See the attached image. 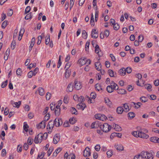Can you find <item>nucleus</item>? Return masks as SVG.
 I'll return each mask as SVG.
<instances>
[{
  "label": "nucleus",
  "instance_id": "69168bd1",
  "mask_svg": "<svg viewBox=\"0 0 159 159\" xmlns=\"http://www.w3.org/2000/svg\"><path fill=\"white\" fill-rule=\"evenodd\" d=\"M68 159H75V155L74 154H71L69 155Z\"/></svg>",
  "mask_w": 159,
  "mask_h": 159
},
{
  "label": "nucleus",
  "instance_id": "4d7b16f0",
  "mask_svg": "<svg viewBox=\"0 0 159 159\" xmlns=\"http://www.w3.org/2000/svg\"><path fill=\"white\" fill-rule=\"evenodd\" d=\"M69 100V98L67 96H65L63 100V102L64 103L67 104L68 103Z\"/></svg>",
  "mask_w": 159,
  "mask_h": 159
},
{
  "label": "nucleus",
  "instance_id": "f03ea898",
  "mask_svg": "<svg viewBox=\"0 0 159 159\" xmlns=\"http://www.w3.org/2000/svg\"><path fill=\"white\" fill-rule=\"evenodd\" d=\"M43 139V138L42 136V134L41 133H39L38 134L37 136H36L35 137L34 142L35 143H40Z\"/></svg>",
  "mask_w": 159,
  "mask_h": 159
},
{
  "label": "nucleus",
  "instance_id": "0eeeda50",
  "mask_svg": "<svg viewBox=\"0 0 159 159\" xmlns=\"http://www.w3.org/2000/svg\"><path fill=\"white\" fill-rule=\"evenodd\" d=\"M60 136L59 134H56L54 136L53 139V143L55 144L57 143L60 140Z\"/></svg>",
  "mask_w": 159,
  "mask_h": 159
},
{
  "label": "nucleus",
  "instance_id": "1a4fd4ad",
  "mask_svg": "<svg viewBox=\"0 0 159 159\" xmlns=\"http://www.w3.org/2000/svg\"><path fill=\"white\" fill-rule=\"evenodd\" d=\"M86 106L85 104L82 102H80L77 105V108L78 109H80L83 110Z\"/></svg>",
  "mask_w": 159,
  "mask_h": 159
},
{
  "label": "nucleus",
  "instance_id": "4c0bfd02",
  "mask_svg": "<svg viewBox=\"0 0 159 159\" xmlns=\"http://www.w3.org/2000/svg\"><path fill=\"white\" fill-rule=\"evenodd\" d=\"M90 44V42L89 41H87L85 45V51L87 52L89 51V46Z\"/></svg>",
  "mask_w": 159,
  "mask_h": 159
},
{
  "label": "nucleus",
  "instance_id": "f8f14e48",
  "mask_svg": "<svg viewBox=\"0 0 159 159\" xmlns=\"http://www.w3.org/2000/svg\"><path fill=\"white\" fill-rule=\"evenodd\" d=\"M153 152L152 151H150L149 152H147V157L148 159H153V157L152 153Z\"/></svg>",
  "mask_w": 159,
  "mask_h": 159
},
{
  "label": "nucleus",
  "instance_id": "774afa93",
  "mask_svg": "<svg viewBox=\"0 0 159 159\" xmlns=\"http://www.w3.org/2000/svg\"><path fill=\"white\" fill-rule=\"evenodd\" d=\"M104 35L107 37L109 35V31L108 30H106L104 31Z\"/></svg>",
  "mask_w": 159,
  "mask_h": 159
},
{
  "label": "nucleus",
  "instance_id": "20e7f679",
  "mask_svg": "<svg viewBox=\"0 0 159 159\" xmlns=\"http://www.w3.org/2000/svg\"><path fill=\"white\" fill-rule=\"evenodd\" d=\"M74 84V88L76 89V90H79L81 88V84L77 80H75Z\"/></svg>",
  "mask_w": 159,
  "mask_h": 159
},
{
  "label": "nucleus",
  "instance_id": "6e6552de",
  "mask_svg": "<svg viewBox=\"0 0 159 159\" xmlns=\"http://www.w3.org/2000/svg\"><path fill=\"white\" fill-rule=\"evenodd\" d=\"M98 36V34L95 29L92 30L91 33V37L93 38L96 39Z\"/></svg>",
  "mask_w": 159,
  "mask_h": 159
},
{
  "label": "nucleus",
  "instance_id": "2f4dec72",
  "mask_svg": "<svg viewBox=\"0 0 159 159\" xmlns=\"http://www.w3.org/2000/svg\"><path fill=\"white\" fill-rule=\"evenodd\" d=\"M123 107L125 109V111L126 112H127L129 111V106H128L127 103L124 104H123Z\"/></svg>",
  "mask_w": 159,
  "mask_h": 159
},
{
  "label": "nucleus",
  "instance_id": "680f3d73",
  "mask_svg": "<svg viewBox=\"0 0 159 159\" xmlns=\"http://www.w3.org/2000/svg\"><path fill=\"white\" fill-rule=\"evenodd\" d=\"M16 45V42L15 41H13L11 43V48L13 50L15 48V46Z\"/></svg>",
  "mask_w": 159,
  "mask_h": 159
},
{
  "label": "nucleus",
  "instance_id": "a18cd8bd",
  "mask_svg": "<svg viewBox=\"0 0 159 159\" xmlns=\"http://www.w3.org/2000/svg\"><path fill=\"white\" fill-rule=\"evenodd\" d=\"M139 131H134L132 132V134L136 137H138V136L139 134Z\"/></svg>",
  "mask_w": 159,
  "mask_h": 159
},
{
  "label": "nucleus",
  "instance_id": "8fccbe9b",
  "mask_svg": "<svg viewBox=\"0 0 159 159\" xmlns=\"http://www.w3.org/2000/svg\"><path fill=\"white\" fill-rule=\"evenodd\" d=\"M107 119V117L103 114H101V116L100 118V120L102 121H104Z\"/></svg>",
  "mask_w": 159,
  "mask_h": 159
},
{
  "label": "nucleus",
  "instance_id": "6ab92c4d",
  "mask_svg": "<svg viewBox=\"0 0 159 159\" xmlns=\"http://www.w3.org/2000/svg\"><path fill=\"white\" fill-rule=\"evenodd\" d=\"M95 89L98 91H103V89L102 88L101 85L98 84H95Z\"/></svg>",
  "mask_w": 159,
  "mask_h": 159
},
{
  "label": "nucleus",
  "instance_id": "bf43d9fd",
  "mask_svg": "<svg viewBox=\"0 0 159 159\" xmlns=\"http://www.w3.org/2000/svg\"><path fill=\"white\" fill-rule=\"evenodd\" d=\"M100 146L99 144L96 145L94 147L95 149L97 151H99L100 149Z\"/></svg>",
  "mask_w": 159,
  "mask_h": 159
},
{
  "label": "nucleus",
  "instance_id": "c03bdc74",
  "mask_svg": "<svg viewBox=\"0 0 159 159\" xmlns=\"http://www.w3.org/2000/svg\"><path fill=\"white\" fill-rule=\"evenodd\" d=\"M114 29L115 30H117L119 29V25L118 23H115L113 25Z\"/></svg>",
  "mask_w": 159,
  "mask_h": 159
},
{
  "label": "nucleus",
  "instance_id": "7ed1b4c3",
  "mask_svg": "<svg viewBox=\"0 0 159 159\" xmlns=\"http://www.w3.org/2000/svg\"><path fill=\"white\" fill-rule=\"evenodd\" d=\"M62 122L61 119L56 118L54 121V124L55 126L56 127H58L60 125H61Z\"/></svg>",
  "mask_w": 159,
  "mask_h": 159
},
{
  "label": "nucleus",
  "instance_id": "bb28decb",
  "mask_svg": "<svg viewBox=\"0 0 159 159\" xmlns=\"http://www.w3.org/2000/svg\"><path fill=\"white\" fill-rule=\"evenodd\" d=\"M132 104H133L134 105V107L136 109H138L140 107V106L141 105V103L139 102H138L136 104L134 102H132Z\"/></svg>",
  "mask_w": 159,
  "mask_h": 159
},
{
  "label": "nucleus",
  "instance_id": "5701e85b",
  "mask_svg": "<svg viewBox=\"0 0 159 159\" xmlns=\"http://www.w3.org/2000/svg\"><path fill=\"white\" fill-rule=\"evenodd\" d=\"M117 93L118 94H125L126 93V91L124 89H119L117 90Z\"/></svg>",
  "mask_w": 159,
  "mask_h": 159
},
{
  "label": "nucleus",
  "instance_id": "0e129e2a",
  "mask_svg": "<svg viewBox=\"0 0 159 159\" xmlns=\"http://www.w3.org/2000/svg\"><path fill=\"white\" fill-rule=\"evenodd\" d=\"M33 75V71H30L28 74V76L30 78H31Z\"/></svg>",
  "mask_w": 159,
  "mask_h": 159
},
{
  "label": "nucleus",
  "instance_id": "c756f323",
  "mask_svg": "<svg viewBox=\"0 0 159 159\" xmlns=\"http://www.w3.org/2000/svg\"><path fill=\"white\" fill-rule=\"evenodd\" d=\"M54 110H55L54 112H55V113L56 116H59L60 114L61 109H55Z\"/></svg>",
  "mask_w": 159,
  "mask_h": 159
},
{
  "label": "nucleus",
  "instance_id": "09e8293b",
  "mask_svg": "<svg viewBox=\"0 0 159 159\" xmlns=\"http://www.w3.org/2000/svg\"><path fill=\"white\" fill-rule=\"evenodd\" d=\"M42 39V36H39L38 37V41L37 42V44L39 45L41 43V40Z\"/></svg>",
  "mask_w": 159,
  "mask_h": 159
},
{
  "label": "nucleus",
  "instance_id": "72a5a7b5",
  "mask_svg": "<svg viewBox=\"0 0 159 159\" xmlns=\"http://www.w3.org/2000/svg\"><path fill=\"white\" fill-rule=\"evenodd\" d=\"M21 102L19 101L18 102H15L14 104V105H13V106L14 107H16L17 108H19L21 104Z\"/></svg>",
  "mask_w": 159,
  "mask_h": 159
},
{
  "label": "nucleus",
  "instance_id": "c85d7f7f",
  "mask_svg": "<svg viewBox=\"0 0 159 159\" xmlns=\"http://www.w3.org/2000/svg\"><path fill=\"white\" fill-rule=\"evenodd\" d=\"M116 149L118 151H122L124 149V147L122 145L120 144L117 145L116 146Z\"/></svg>",
  "mask_w": 159,
  "mask_h": 159
},
{
  "label": "nucleus",
  "instance_id": "2eb2a0df",
  "mask_svg": "<svg viewBox=\"0 0 159 159\" xmlns=\"http://www.w3.org/2000/svg\"><path fill=\"white\" fill-rule=\"evenodd\" d=\"M95 66L96 69L98 71L101 70V65L100 62H96L95 63Z\"/></svg>",
  "mask_w": 159,
  "mask_h": 159
},
{
  "label": "nucleus",
  "instance_id": "a211bd4d",
  "mask_svg": "<svg viewBox=\"0 0 159 159\" xmlns=\"http://www.w3.org/2000/svg\"><path fill=\"white\" fill-rule=\"evenodd\" d=\"M113 126L114 128V129H115L116 131H120L122 130L121 128L117 125L114 124Z\"/></svg>",
  "mask_w": 159,
  "mask_h": 159
},
{
  "label": "nucleus",
  "instance_id": "4be33fe9",
  "mask_svg": "<svg viewBox=\"0 0 159 159\" xmlns=\"http://www.w3.org/2000/svg\"><path fill=\"white\" fill-rule=\"evenodd\" d=\"M38 90L39 94L40 95L43 96L44 94L45 93L44 92V89L43 88L41 87L39 88Z\"/></svg>",
  "mask_w": 159,
  "mask_h": 159
},
{
  "label": "nucleus",
  "instance_id": "f257e3e1",
  "mask_svg": "<svg viewBox=\"0 0 159 159\" xmlns=\"http://www.w3.org/2000/svg\"><path fill=\"white\" fill-rule=\"evenodd\" d=\"M100 129L103 132L105 133H107L109 132L112 127L109 125L107 123H105L102 125H98Z\"/></svg>",
  "mask_w": 159,
  "mask_h": 159
},
{
  "label": "nucleus",
  "instance_id": "79ce46f5",
  "mask_svg": "<svg viewBox=\"0 0 159 159\" xmlns=\"http://www.w3.org/2000/svg\"><path fill=\"white\" fill-rule=\"evenodd\" d=\"M50 118V114L48 113V115L47 114L44 117V120L43 121H45V123L46 121H48Z\"/></svg>",
  "mask_w": 159,
  "mask_h": 159
},
{
  "label": "nucleus",
  "instance_id": "a878e982",
  "mask_svg": "<svg viewBox=\"0 0 159 159\" xmlns=\"http://www.w3.org/2000/svg\"><path fill=\"white\" fill-rule=\"evenodd\" d=\"M70 111L72 114L77 115V112L76 110L73 107H71L70 108Z\"/></svg>",
  "mask_w": 159,
  "mask_h": 159
},
{
  "label": "nucleus",
  "instance_id": "ea45409f",
  "mask_svg": "<svg viewBox=\"0 0 159 159\" xmlns=\"http://www.w3.org/2000/svg\"><path fill=\"white\" fill-rule=\"evenodd\" d=\"M99 50L100 51L99 46L98 44H96V46L95 47V52L98 54L99 52Z\"/></svg>",
  "mask_w": 159,
  "mask_h": 159
},
{
  "label": "nucleus",
  "instance_id": "6e6d98bb",
  "mask_svg": "<svg viewBox=\"0 0 159 159\" xmlns=\"http://www.w3.org/2000/svg\"><path fill=\"white\" fill-rule=\"evenodd\" d=\"M69 121L70 124L73 125L76 122V120L75 118H72L69 120Z\"/></svg>",
  "mask_w": 159,
  "mask_h": 159
},
{
  "label": "nucleus",
  "instance_id": "5fc2aeb1",
  "mask_svg": "<svg viewBox=\"0 0 159 159\" xmlns=\"http://www.w3.org/2000/svg\"><path fill=\"white\" fill-rule=\"evenodd\" d=\"M13 13V11L12 9H9L8 10L7 15L9 16H11Z\"/></svg>",
  "mask_w": 159,
  "mask_h": 159
},
{
  "label": "nucleus",
  "instance_id": "864d4df0",
  "mask_svg": "<svg viewBox=\"0 0 159 159\" xmlns=\"http://www.w3.org/2000/svg\"><path fill=\"white\" fill-rule=\"evenodd\" d=\"M61 55H60L59 56L58 61V62L57 63V64H57V68H59L60 67V66H61Z\"/></svg>",
  "mask_w": 159,
  "mask_h": 159
},
{
  "label": "nucleus",
  "instance_id": "393cba45",
  "mask_svg": "<svg viewBox=\"0 0 159 159\" xmlns=\"http://www.w3.org/2000/svg\"><path fill=\"white\" fill-rule=\"evenodd\" d=\"M105 101L107 105L109 107H111L112 105L111 102L110 100L108 98L105 99Z\"/></svg>",
  "mask_w": 159,
  "mask_h": 159
},
{
  "label": "nucleus",
  "instance_id": "13d9d810",
  "mask_svg": "<svg viewBox=\"0 0 159 159\" xmlns=\"http://www.w3.org/2000/svg\"><path fill=\"white\" fill-rule=\"evenodd\" d=\"M51 94L48 92H47L46 95V100H49L50 99Z\"/></svg>",
  "mask_w": 159,
  "mask_h": 159
},
{
  "label": "nucleus",
  "instance_id": "ddd939ff",
  "mask_svg": "<svg viewBox=\"0 0 159 159\" xmlns=\"http://www.w3.org/2000/svg\"><path fill=\"white\" fill-rule=\"evenodd\" d=\"M118 72L121 76H124L126 74V69L124 68H121L119 70Z\"/></svg>",
  "mask_w": 159,
  "mask_h": 159
},
{
  "label": "nucleus",
  "instance_id": "aec40b11",
  "mask_svg": "<svg viewBox=\"0 0 159 159\" xmlns=\"http://www.w3.org/2000/svg\"><path fill=\"white\" fill-rule=\"evenodd\" d=\"M106 90L108 93H111L113 92L112 85L108 86L106 88Z\"/></svg>",
  "mask_w": 159,
  "mask_h": 159
},
{
  "label": "nucleus",
  "instance_id": "9d476101",
  "mask_svg": "<svg viewBox=\"0 0 159 159\" xmlns=\"http://www.w3.org/2000/svg\"><path fill=\"white\" fill-rule=\"evenodd\" d=\"M86 58H80L78 61V63L81 66H83L85 64H86L85 62Z\"/></svg>",
  "mask_w": 159,
  "mask_h": 159
},
{
  "label": "nucleus",
  "instance_id": "052dcab7",
  "mask_svg": "<svg viewBox=\"0 0 159 159\" xmlns=\"http://www.w3.org/2000/svg\"><path fill=\"white\" fill-rule=\"evenodd\" d=\"M78 100L79 101L81 102H84L85 100L84 97L82 96H80L78 98Z\"/></svg>",
  "mask_w": 159,
  "mask_h": 159
},
{
  "label": "nucleus",
  "instance_id": "49530a36",
  "mask_svg": "<svg viewBox=\"0 0 159 159\" xmlns=\"http://www.w3.org/2000/svg\"><path fill=\"white\" fill-rule=\"evenodd\" d=\"M108 72L109 74V75L111 77H114V73L113 71L111 69L108 70Z\"/></svg>",
  "mask_w": 159,
  "mask_h": 159
},
{
  "label": "nucleus",
  "instance_id": "b1692460",
  "mask_svg": "<svg viewBox=\"0 0 159 159\" xmlns=\"http://www.w3.org/2000/svg\"><path fill=\"white\" fill-rule=\"evenodd\" d=\"M142 158H146V156L147 155V152H145L144 151L142 152L139 154Z\"/></svg>",
  "mask_w": 159,
  "mask_h": 159
},
{
  "label": "nucleus",
  "instance_id": "9b49d317",
  "mask_svg": "<svg viewBox=\"0 0 159 159\" xmlns=\"http://www.w3.org/2000/svg\"><path fill=\"white\" fill-rule=\"evenodd\" d=\"M45 121H42L40 123H39L38 125H37V128L39 129H44L45 127Z\"/></svg>",
  "mask_w": 159,
  "mask_h": 159
},
{
  "label": "nucleus",
  "instance_id": "a19ab883",
  "mask_svg": "<svg viewBox=\"0 0 159 159\" xmlns=\"http://www.w3.org/2000/svg\"><path fill=\"white\" fill-rule=\"evenodd\" d=\"M113 152L111 150H110L107 151V154L108 157H111L112 155Z\"/></svg>",
  "mask_w": 159,
  "mask_h": 159
},
{
  "label": "nucleus",
  "instance_id": "338daca9",
  "mask_svg": "<svg viewBox=\"0 0 159 159\" xmlns=\"http://www.w3.org/2000/svg\"><path fill=\"white\" fill-rule=\"evenodd\" d=\"M145 88L146 89L148 90L152 88V85L149 84H147L145 85Z\"/></svg>",
  "mask_w": 159,
  "mask_h": 159
},
{
  "label": "nucleus",
  "instance_id": "dca6fc26",
  "mask_svg": "<svg viewBox=\"0 0 159 159\" xmlns=\"http://www.w3.org/2000/svg\"><path fill=\"white\" fill-rule=\"evenodd\" d=\"M54 125V122H53L52 120H50L47 126V129L48 128L49 129H52L53 128Z\"/></svg>",
  "mask_w": 159,
  "mask_h": 159
},
{
  "label": "nucleus",
  "instance_id": "473e14b6",
  "mask_svg": "<svg viewBox=\"0 0 159 159\" xmlns=\"http://www.w3.org/2000/svg\"><path fill=\"white\" fill-rule=\"evenodd\" d=\"M53 149V148L52 147H51L49 148L48 149L47 153H48V156H49L51 155Z\"/></svg>",
  "mask_w": 159,
  "mask_h": 159
},
{
  "label": "nucleus",
  "instance_id": "423d86ee",
  "mask_svg": "<svg viewBox=\"0 0 159 159\" xmlns=\"http://www.w3.org/2000/svg\"><path fill=\"white\" fill-rule=\"evenodd\" d=\"M138 137L143 138L147 139L149 137V136L148 135L144 133V132L139 131V134L138 136Z\"/></svg>",
  "mask_w": 159,
  "mask_h": 159
},
{
  "label": "nucleus",
  "instance_id": "37998d69",
  "mask_svg": "<svg viewBox=\"0 0 159 159\" xmlns=\"http://www.w3.org/2000/svg\"><path fill=\"white\" fill-rule=\"evenodd\" d=\"M140 99L141 101L144 102H145L148 101L147 98L145 97H142L140 98Z\"/></svg>",
  "mask_w": 159,
  "mask_h": 159
},
{
  "label": "nucleus",
  "instance_id": "412c9836",
  "mask_svg": "<svg viewBox=\"0 0 159 159\" xmlns=\"http://www.w3.org/2000/svg\"><path fill=\"white\" fill-rule=\"evenodd\" d=\"M124 111L123 108L120 107H118L116 109V112L119 114H121Z\"/></svg>",
  "mask_w": 159,
  "mask_h": 159
},
{
  "label": "nucleus",
  "instance_id": "cd10ccee",
  "mask_svg": "<svg viewBox=\"0 0 159 159\" xmlns=\"http://www.w3.org/2000/svg\"><path fill=\"white\" fill-rule=\"evenodd\" d=\"M70 71L68 70H67V69H66V70L65 74V77L66 78H68L70 76Z\"/></svg>",
  "mask_w": 159,
  "mask_h": 159
},
{
  "label": "nucleus",
  "instance_id": "58836bf2",
  "mask_svg": "<svg viewBox=\"0 0 159 159\" xmlns=\"http://www.w3.org/2000/svg\"><path fill=\"white\" fill-rule=\"evenodd\" d=\"M8 22L7 20L4 21L2 24V27L3 29H4L8 24Z\"/></svg>",
  "mask_w": 159,
  "mask_h": 159
},
{
  "label": "nucleus",
  "instance_id": "4468645a",
  "mask_svg": "<svg viewBox=\"0 0 159 159\" xmlns=\"http://www.w3.org/2000/svg\"><path fill=\"white\" fill-rule=\"evenodd\" d=\"M73 84L72 83L69 84L67 86L66 91L67 92H71L73 90Z\"/></svg>",
  "mask_w": 159,
  "mask_h": 159
},
{
  "label": "nucleus",
  "instance_id": "603ef678",
  "mask_svg": "<svg viewBox=\"0 0 159 159\" xmlns=\"http://www.w3.org/2000/svg\"><path fill=\"white\" fill-rule=\"evenodd\" d=\"M30 9L31 8L30 6H28L27 7L25 10V14H26L29 12L30 11Z\"/></svg>",
  "mask_w": 159,
  "mask_h": 159
},
{
  "label": "nucleus",
  "instance_id": "e2e57ef3",
  "mask_svg": "<svg viewBox=\"0 0 159 159\" xmlns=\"http://www.w3.org/2000/svg\"><path fill=\"white\" fill-rule=\"evenodd\" d=\"M22 73L21 69L19 68L16 70V74L18 75H21V73Z\"/></svg>",
  "mask_w": 159,
  "mask_h": 159
},
{
  "label": "nucleus",
  "instance_id": "de8ad7c7",
  "mask_svg": "<svg viewBox=\"0 0 159 159\" xmlns=\"http://www.w3.org/2000/svg\"><path fill=\"white\" fill-rule=\"evenodd\" d=\"M74 2L75 0H70L69 7L70 10L71 9L74 4Z\"/></svg>",
  "mask_w": 159,
  "mask_h": 159
},
{
  "label": "nucleus",
  "instance_id": "c9c22d12",
  "mask_svg": "<svg viewBox=\"0 0 159 159\" xmlns=\"http://www.w3.org/2000/svg\"><path fill=\"white\" fill-rule=\"evenodd\" d=\"M157 137H153L150 138V140L153 143H157Z\"/></svg>",
  "mask_w": 159,
  "mask_h": 159
},
{
  "label": "nucleus",
  "instance_id": "7c9ffc66",
  "mask_svg": "<svg viewBox=\"0 0 159 159\" xmlns=\"http://www.w3.org/2000/svg\"><path fill=\"white\" fill-rule=\"evenodd\" d=\"M82 37L85 39H86L87 37V33L85 30H83L82 32Z\"/></svg>",
  "mask_w": 159,
  "mask_h": 159
},
{
  "label": "nucleus",
  "instance_id": "3c124183",
  "mask_svg": "<svg viewBox=\"0 0 159 159\" xmlns=\"http://www.w3.org/2000/svg\"><path fill=\"white\" fill-rule=\"evenodd\" d=\"M8 81L6 80L5 81L2 82L1 85V87L2 88H5L7 85Z\"/></svg>",
  "mask_w": 159,
  "mask_h": 159
},
{
  "label": "nucleus",
  "instance_id": "f704fd0d",
  "mask_svg": "<svg viewBox=\"0 0 159 159\" xmlns=\"http://www.w3.org/2000/svg\"><path fill=\"white\" fill-rule=\"evenodd\" d=\"M31 13L30 12L25 17V20H28L30 19H31L32 18V16L31 15Z\"/></svg>",
  "mask_w": 159,
  "mask_h": 159
},
{
  "label": "nucleus",
  "instance_id": "e433bc0d",
  "mask_svg": "<svg viewBox=\"0 0 159 159\" xmlns=\"http://www.w3.org/2000/svg\"><path fill=\"white\" fill-rule=\"evenodd\" d=\"M135 114L133 112H130L128 113V116L131 118H133L134 117Z\"/></svg>",
  "mask_w": 159,
  "mask_h": 159
},
{
  "label": "nucleus",
  "instance_id": "f3484780",
  "mask_svg": "<svg viewBox=\"0 0 159 159\" xmlns=\"http://www.w3.org/2000/svg\"><path fill=\"white\" fill-rule=\"evenodd\" d=\"M35 41V38L34 37L33 38L31 39V44L29 48L30 52L32 49V47L33 46L34 43Z\"/></svg>",
  "mask_w": 159,
  "mask_h": 159
},
{
  "label": "nucleus",
  "instance_id": "39448f33",
  "mask_svg": "<svg viewBox=\"0 0 159 159\" xmlns=\"http://www.w3.org/2000/svg\"><path fill=\"white\" fill-rule=\"evenodd\" d=\"M91 154L89 148H86L84 150L83 155L84 157H88L91 155Z\"/></svg>",
  "mask_w": 159,
  "mask_h": 159
}]
</instances>
